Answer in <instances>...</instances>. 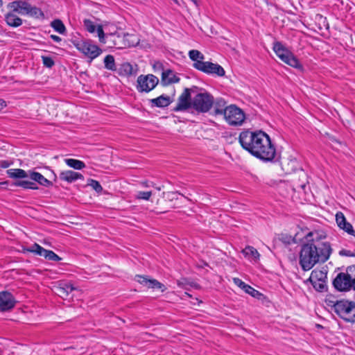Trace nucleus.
<instances>
[{"instance_id":"22","label":"nucleus","mask_w":355,"mask_h":355,"mask_svg":"<svg viewBox=\"0 0 355 355\" xmlns=\"http://www.w3.org/2000/svg\"><path fill=\"white\" fill-rule=\"evenodd\" d=\"M135 189H141L145 191H153V189H156L157 191H160L161 188L155 187V184L148 180H142L136 181L135 184Z\"/></svg>"},{"instance_id":"24","label":"nucleus","mask_w":355,"mask_h":355,"mask_svg":"<svg viewBox=\"0 0 355 355\" xmlns=\"http://www.w3.org/2000/svg\"><path fill=\"white\" fill-rule=\"evenodd\" d=\"M153 194V191H145L141 189H135V199L137 200H150Z\"/></svg>"},{"instance_id":"55","label":"nucleus","mask_w":355,"mask_h":355,"mask_svg":"<svg viewBox=\"0 0 355 355\" xmlns=\"http://www.w3.org/2000/svg\"><path fill=\"white\" fill-rule=\"evenodd\" d=\"M2 5V0H0V6Z\"/></svg>"},{"instance_id":"27","label":"nucleus","mask_w":355,"mask_h":355,"mask_svg":"<svg viewBox=\"0 0 355 355\" xmlns=\"http://www.w3.org/2000/svg\"><path fill=\"white\" fill-rule=\"evenodd\" d=\"M51 26L60 34L64 35L67 32L66 27L62 20L59 19H54L51 22Z\"/></svg>"},{"instance_id":"52","label":"nucleus","mask_w":355,"mask_h":355,"mask_svg":"<svg viewBox=\"0 0 355 355\" xmlns=\"http://www.w3.org/2000/svg\"><path fill=\"white\" fill-rule=\"evenodd\" d=\"M312 236V233L311 232H309L308 234H307V236Z\"/></svg>"},{"instance_id":"54","label":"nucleus","mask_w":355,"mask_h":355,"mask_svg":"<svg viewBox=\"0 0 355 355\" xmlns=\"http://www.w3.org/2000/svg\"><path fill=\"white\" fill-rule=\"evenodd\" d=\"M333 141L340 144L336 139H333Z\"/></svg>"},{"instance_id":"12","label":"nucleus","mask_w":355,"mask_h":355,"mask_svg":"<svg viewBox=\"0 0 355 355\" xmlns=\"http://www.w3.org/2000/svg\"><path fill=\"white\" fill-rule=\"evenodd\" d=\"M135 279L142 286L155 290H160L161 292H164L166 290V286L162 283L159 282L155 279L150 278L148 276L136 275Z\"/></svg>"},{"instance_id":"16","label":"nucleus","mask_w":355,"mask_h":355,"mask_svg":"<svg viewBox=\"0 0 355 355\" xmlns=\"http://www.w3.org/2000/svg\"><path fill=\"white\" fill-rule=\"evenodd\" d=\"M77 288L69 282L61 281L54 286V292L64 300L67 299L69 295L73 291H76Z\"/></svg>"},{"instance_id":"38","label":"nucleus","mask_w":355,"mask_h":355,"mask_svg":"<svg viewBox=\"0 0 355 355\" xmlns=\"http://www.w3.org/2000/svg\"><path fill=\"white\" fill-rule=\"evenodd\" d=\"M135 47L139 48L141 49H147L150 47V44L148 41L146 39H138V41L135 44Z\"/></svg>"},{"instance_id":"30","label":"nucleus","mask_w":355,"mask_h":355,"mask_svg":"<svg viewBox=\"0 0 355 355\" xmlns=\"http://www.w3.org/2000/svg\"><path fill=\"white\" fill-rule=\"evenodd\" d=\"M132 66L128 62H124L121 64L118 69V73L121 76H129L132 74Z\"/></svg>"},{"instance_id":"3","label":"nucleus","mask_w":355,"mask_h":355,"mask_svg":"<svg viewBox=\"0 0 355 355\" xmlns=\"http://www.w3.org/2000/svg\"><path fill=\"white\" fill-rule=\"evenodd\" d=\"M10 178L15 179L12 183L15 187H21L24 189L37 190L39 189L37 183L45 187H51L53 186L51 181L44 177L41 173L34 171H24L21 168H10L6 171Z\"/></svg>"},{"instance_id":"1","label":"nucleus","mask_w":355,"mask_h":355,"mask_svg":"<svg viewBox=\"0 0 355 355\" xmlns=\"http://www.w3.org/2000/svg\"><path fill=\"white\" fill-rule=\"evenodd\" d=\"M241 146L254 157L265 162L272 161L276 150L269 136L263 131H243L239 135Z\"/></svg>"},{"instance_id":"18","label":"nucleus","mask_w":355,"mask_h":355,"mask_svg":"<svg viewBox=\"0 0 355 355\" xmlns=\"http://www.w3.org/2000/svg\"><path fill=\"white\" fill-rule=\"evenodd\" d=\"M31 6V5L26 1L16 0L9 3L8 7L15 12H17L21 15H27Z\"/></svg>"},{"instance_id":"26","label":"nucleus","mask_w":355,"mask_h":355,"mask_svg":"<svg viewBox=\"0 0 355 355\" xmlns=\"http://www.w3.org/2000/svg\"><path fill=\"white\" fill-rule=\"evenodd\" d=\"M226 102L222 99H217L214 104V113L216 115H223L225 114V110H226Z\"/></svg>"},{"instance_id":"21","label":"nucleus","mask_w":355,"mask_h":355,"mask_svg":"<svg viewBox=\"0 0 355 355\" xmlns=\"http://www.w3.org/2000/svg\"><path fill=\"white\" fill-rule=\"evenodd\" d=\"M149 103L152 107H166L172 103V100L168 96L163 94L157 98L150 99Z\"/></svg>"},{"instance_id":"17","label":"nucleus","mask_w":355,"mask_h":355,"mask_svg":"<svg viewBox=\"0 0 355 355\" xmlns=\"http://www.w3.org/2000/svg\"><path fill=\"white\" fill-rule=\"evenodd\" d=\"M292 181L294 191L305 190L309 183L308 175L304 170L300 169L294 174Z\"/></svg>"},{"instance_id":"25","label":"nucleus","mask_w":355,"mask_h":355,"mask_svg":"<svg viewBox=\"0 0 355 355\" xmlns=\"http://www.w3.org/2000/svg\"><path fill=\"white\" fill-rule=\"evenodd\" d=\"M67 165L75 170H81L85 167V164L80 160L75 159L72 158H68L64 159Z\"/></svg>"},{"instance_id":"43","label":"nucleus","mask_w":355,"mask_h":355,"mask_svg":"<svg viewBox=\"0 0 355 355\" xmlns=\"http://www.w3.org/2000/svg\"><path fill=\"white\" fill-rule=\"evenodd\" d=\"M340 229L343 230L347 234L355 237V231L354 230L352 225L347 221L345 223V225L341 226Z\"/></svg>"},{"instance_id":"45","label":"nucleus","mask_w":355,"mask_h":355,"mask_svg":"<svg viewBox=\"0 0 355 355\" xmlns=\"http://www.w3.org/2000/svg\"><path fill=\"white\" fill-rule=\"evenodd\" d=\"M233 281L236 285H237L239 287H240L243 290H244L245 286L248 285L245 282H243L241 279H240L239 278H237V277L234 278Z\"/></svg>"},{"instance_id":"36","label":"nucleus","mask_w":355,"mask_h":355,"mask_svg":"<svg viewBox=\"0 0 355 355\" xmlns=\"http://www.w3.org/2000/svg\"><path fill=\"white\" fill-rule=\"evenodd\" d=\"M96 31L98 33V36L99 37V40L102 43H106V39L111 38L113 37L112 35H105L103 27L101 26H98L96 28Z\"/></svg>"},{"instance_id":"46","label":"nucleus","mask_w":355,"mask_h":355,"mask_svg":"<svg viewBox=\"0 0 355 355\" xmlns=\"http://www.w3.org/2000/svg\"><path fill=\"white\" fill-rule=\"evenodd\" d=\"M339 254L340 256H346V257H353L354 254L350 251L347 250L343 249L339 252Z\"/></svg>"},{"instance_id":"32","label":"nucleus","mask_w":355,"mask_h":355,"mask_svg":"<svg viewBox=\"0 0 355 355\" xmlns=\"http://www.w3.org/2000/svg\"><path fill=\"white\" fill-rule=\"evenodd\" d=\"M105 67L111 71H116L114 58L112 55H107L104 58Z\"/></svg>"},{"instance_id":"40","label":"nucleus","mask_w":355,"mask_h":355,"mask_svg":"<svg viewBox=\"0 0 355 355\" xmlns=\"http://www.w3.org/2000/svg\"><path fill=\"white\" fill-rule=\"evenodd\" d=\"M42 60L44 66L47 68L51 69L55 64V62L51 57L42 55Z\"/></svg>"},{"instance_id":"4","label":"nucleus","mask_w":355,"mask_h":355,"mask_svg":"<svg viewBox=\"0 0 355 355\" xmlns=\"http://www.w3.org/2000/svg\"><path fill=\"white\" fill-rule=\"evenodd\" d=\"M328 305L344 320L355 323V302L345 300H331Z\"/></svg>"},{"instance_id":"31","label":"nucleus","mask_w":355,"mask_h":355,"mask_svg":"<svg viewBox=\"0 0 355 355\" xmlns=\"http://www.w3.org/2000/svg\"><path fill=\"white\" fill-rule=\"evenodd\" d=\"M27 15H29L30 17H32L35 19H44V14L43 11L36 7L31 6L28 13Z\"/></svg>"},{"instance_id":"41","label":"nucleus","mask_w":355,"mask_h":355,"mask_svg":"<svg viewBox=\"0 0 355 355\" xmlns=\"http://www.w3.org/2000/svg\"><path fill=\"white\" fill-rule=\"evenodd\" d=\"M245 293L250 294L252 297H259V296L261 295V293L258 291L255 290L254 288L250 286V285H247L243 290Z\"/></svg>"},{"instance_id":"2","label":"nucleus","mask_w":355,"mask_h":355,"mask_svg":"<svg viewBox=\"0 0 355 355\" xmlns=\"http://www.w3.org/2000/svg\"><path fill=\"white\" fill-rule=\"evenodd\" d=\"M332 248L329 242L308 241L301 246L299 264L304 271L312 269L317 263H324L330 257Z\"/></svg>"},{"instance_id":"33","label":"nucleus","mask_w":355,"mask_h":355,"mask_svg":"<svg viewBox=\"0 0 355 355\" xmlns=\"http://www.w3.org/2000/svg\"><path fill=\"white\" fill-rule=\"evenodd\" d=\"M242 252L245 257H252L255 259H257L259 257V253L258 251L252 246H247L242 250Z\"/></svg>"},{"instance_id":"51","label":"nucleus","mask_w":355,"mask_h":355,"mask_svg":"<svg viewBox=\"0 0 355 355\" xmlns=\"http://www.w3.org/2000/svg\"><path fill=\"white\" fill-rule=\"evenodd\" d=\"M8 182H0V187H2L4 185H8Z\"/></svg>"},{"instance_id":"37","label":"nucleus","mask_w":355,"mask_h":355,"mask_svg":"<svg viewBox=\"0 0 355 355\" xmlns=\"http://www.w3.org/2000/svg\"><path fill=\"white\" fill-rule=\"evenodd\" d=\"M83 24H84L85 28H86V30L88 32H89V33L95 32L96 25L92 20H90L89 19H85L83 20Z\"/></svg>"},{"instance_id":"29","label":"nucleus","mask_w":355,"mask_h":355,"mask_svg":"<svg viewBox=\"0 0 355 355\" xmlns=\"http://www.w3.org/2000/svg\"><path fill=\"white\" fill-rule=\"evenodd\" d=\"M189 58L194 61V63H197L198 62H205L203 61L205 56L204 55L199 51L198 50H191L189 52Z\"/></svg>"},{"instance_id":"34","label":"nucleus","mask_w":355,"mask_h":355,"mask_svg":"<svg viewBox=\"0 0 355 355\" xmlns=\"http://www.w3.org/2000/svg\"><path fill=\"white\" fill-rule=\"evenodd\" d=\"M313 288L319 292H324L327 289L326 280L310 282Z\"/></svg>"},{"instance_id":"44","label":"nucleus","mask_w":355,"mask_h":355,"mask_svg":"<svg viewBox=\"0 0 355 355\" xmlns=\"http://www.w3.org/2000/svg\"><path fill=\"white\" fill-rule=\"evenodd\" d=\"M153 68L155 73H162V71H164L166 69H164L163 64L159 61H155L153 64Z\"/></svg>"},{"instance_id":"49","label":"nucleus","mask_w":355,"mask_h":355,"mask_svg":"<svg viewBox=\"0 0 355 355\" xmlns=\"http://www.w3.org/2000/svg\"><path fill=\"white\" fill-rule=\"evenodd\" d=\"M6 107V102L3 100V99H0V112L5 107Z\"/></svg>"},{"instance_id":"14","label":"nucleus","mask_w":355,"mask_h":355,"mask_svg":"<svg viewBox=\"0 0 355 355\" xmlns=\"http://www.w3.org/2000/svg\"><path fill=\"white\" fill-rule=\"evenodd\" d=\"M333 285L339 291H349L353 288L351 279L349 277V273L347 271L345 273H338L333 281Z\"/></svg>"},{"instance_id":"39","label":"nucleus","mask_w":355,"mask_h":355,"mask_svg":"<svg viewBox=\"0 0 355 355\" xmlns=\"http://www.w3.org/2000/svg\"><path fill=\"white\" fill-rule=\"evenodd\" d=\"M347 272L349 273V277L351 279L353 288L355 290V265L347 267Z\"/></svg>"},{"instance_id":"56","label":"nucleus","mask_w":355,"mask_h":355,"mask_svg":"<svg viewBox=\"0 0 355 355\" xmlns=\"http://www.w3.org/2000/svg\"><path fill=\"white\" fill-rule=\"evenodd\" d=\"M191 1H193V2H196V1H195V0H191Z\"/></svg>"},{"instance_id":"6","label":"nucleus","mask_w":355,"mask_h":355,"mask_svg":"<svg viewBox=\"0 0 355 355\" xmlns=\"http://www.w3.org/2000/svg\"><path fill=\"white\" fill-rule=\"evenodd\" d=\"M214 104V97L207 92L199 93L192 99V107L199 112H208Z\"/></svg>"},{"instance_id":"20","label":"nucleus","mask_w":355,"mask_h":355,"mask_svg":"<svg viewBox=\"0 0 355 355\" xmlns=\"http://www.w3.org/2000/svg\"><path fill=\"white\" fill-rule=\"evenodd\" d=\"M59 178L61 180L68 183H72L79 179H84V177L81 173L71 170L61 171L60 173Z\"/></svg>"},{"instance_id":"48","label":"nucleus","mask_w":355,"mask_h":355,"mask_svg":"<svg viewBox=\"0 0 355 355\" xmlns=\"http://www.w3.org/2000/svg\"><path fill=\"white\" fill-rule=\"evenodd\" d=\"M50 37L54 41V42H60L62 40H61V37H60L58 35H51Z\"/></svg>"},{"instance_id":"50","label":"nucleus","mask_w":355,"mask_h":355,"mask_svg":"<svg viewBox=\"0 0 355 355\" xmlns=\"http://www.w3.org/2000/svg\"><path fill=\"white\" fill-rule=\"evenodd\" d=\"M52 174H53V180L54 181H56L57 180V175L55 173V172L53 171H51Z\"/></svg>"},{"instance_id":"8","label":"nucleus","mask_w":355,"mask_h":355,"mask_svg":"<svg viewBox=\"0 0 355 355\" xmlns=\"http://www.w3.org/2000/svg\"><path fill=\"white\" fill-rule=\"evenodd\" d=\"M193 67L195 69L209 75L222 77L225 74L224 69L220 64L211 62H198L197 63H193Z\"/></svg>"},{"instance_id":"47","label":"nucleus","mask_w":355,"mask_h":355,"mask_svg":"<svg viewBox=\"0 0 355 355\" xmlns=\"http://www.w3.org/2000/svg\"><path fill=\"white\" fill-rule=\"evenodd\" d=\"M12 164L11 162L7 160H1L0 161V166L3 168H6L9 167Z\"/></svg>"},{"instance_id":"35","label":"nucleus","mask_w":355,"mask_h":355,"mask_svg":"<svg viewBox=\"0 0 355 355\" xmlns=\"http://www.w3.org/2000/svg\"><path fill=\"white\" fill-rule=\"evenodd\" d=\"M87 185L92 187L94 190H95L97 193H101L103 191V187L100 184L99 182L95 180L94 179H88Z\"/></svg>"},{"instance_id":"5","label":"nucleus","mask_w":355,"mask_h":355,"mask_svg":"<svg viewBox=\"0 0 355 355\" xmlns=\"http://www.w3.org/2000/svg\"><path fill=\"white\" fill-rule=\"evenodd\" d=\"M273 50L282 61L294 68H301V64L297 58L288 50L281 42L273 44Z\"/></svg>"},{"instance_id":"10","label":"nucleus","mask_w":355,"mask_h":355,"mask_svg":"<svg viewBox=\"0 0 355 355\" xmlns=\"http://www.w3.org/2000/svg\"><path fill=\"white\" fill-rule=\"evenodd\" d=\"M158 83V78L153 74L141 75L137 78V88L139 92H148L153 90Z\"/></svg>"},{"instance_id":"28","label":"nucleus","mask_w":355,"mask_h":355,"mask_svg":"<svg viewBox=\"0 0 355 355\" xmlns=\"http://www.w3.org/2000/svg\"><path fill=\"white\" fill-rule=\"evenodd\" d=\"M327 279V273L320 270H313L309 277V282L324 281Z\"/></svg>"},{"instance_id":"53","label":"nucleus","mask_w":355,"mask_h":355,"mask_svg":"<svg viewBox=\"0 0 355 355\" xmlns=\"http://www.w3.org/2000/svg\"><path fill=\"white\" fill-rule=\"evenodd\" d=\"M134 208H135V210H136V209L137 210V205H135Z\"/></svg>"},{"instance_id":"7","label":"nucleus","mask_w":355,"mask_h":355,"mask_svg":"<svg viewBox=\"0 0 355 355\" xmlns=\"http://www.w3.org/2000/svg\"><path fill=\"white\" fill-rule=\"evenodd\" d=\"M224 112V118L230 125H241L245 119L243 111L235 105L226 107Z\"/></svg>"},{"instance_id":"9","label":"nucleus","mask_w":355,"mask_h":355,"mask_svg":"<svg viewBox=\"0 0 355 355\" xmlns=\"http://www.w3.org/2000/svg\"><path fill=\"white\" fill-rule=\"evenodd\" d=\"M23 252L24 253H33L36 255L43 257L49 261H59L62 260V258L60 257L58 254H56L53 251L46 250L36 243H35L29 248H24L23 249Z\"/></svg>"},{"instance_id":"13","label":"nucleus","mask_w":355,"mask_h":355,"mask_svg":"<svg viewBox=\"0 0 355 355\" xmlns=\"http://www.w3.org/2000/svg\"><path fill=\"white\" fill-rule=\"evenodd\" d=\"M192 107V100L191 98V89L185 88L178 99V103L173 107L174 112L185 111Z\"/></svg>"},{"instance_id":"11","label":"nucleus","mask_w":355,"mask_h":355,"mask_svg":"<svg viewBox=\"0 0 355 355\" xmlns=\"http://www.w3.org/2000/svg\"><path fill=\"white\" fill-rule=\"evenodd\" d=\"M77 49L90 58L91 60L97 58L102 53V50L96 45L89 41H82L76 44Z\"/></svg>"},{"instance_id":"19","label":"nucleus","mask_w":355,"mask_h":355,"mask_svg":"<svg viewBox=\"0 0 355 355\" xmlns=\"http://www.w3.org/2000/svg\"><path fill=\"white\" fill-rule=\"evenodd\" d=\"M180 78L172 69H167L162 73L161 83L163 85H168L173 83H178L180 82Z\"/></svg>"},{"instance_id":"42","label":"nucleus","mask_w":355,"mask_h":355,"mask_svg":"<svg viewBox=\"0 0 355 355\" xmlns=\"http://www.w3.org/2000/svg\"><path fill=\"white\" fill-rule=\"evenodd\" d=\"M336 220L338 226L340 228L347 222L346 218L342 212H338L336 214Z\"/></svg>"},{"instance_id":"23","label":"nucleus","mask_w":355,"mask_h":355,"mask_svg":"<svg viewBox=\"0 0 355 355\" xmlns=\"http://www.w3.org/2000/svg\"><path fill=\"white\" fill-rule=\"evenodd\" d=\"M14 12L12 11L7 13L5 15V21L9 26L17 28L22 24V19Z\"/></svg>"},{"instance_id":"15","label":"nucleus","mask_w":355,"mask_h":355,"mask_svg":"<svg viewBox=\"0 0 355 355\" xmlns=\"http://www.w3.org/2000/svg\"><path fill=\"white\" fill-rule=\"evenodd\" d=\"M16 300L13 295L8 291L0 292V311H8L12 309L16 304Z\"/></svg>"}]
</instances>
